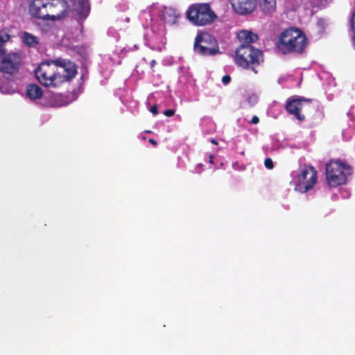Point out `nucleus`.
Returning <instances> with one entry per match:
<instances>
[{
    "instance_id": "f257e3e1",
    "label": "nucleus",
    "mask_w": 355,
    "mask_h": 355,
    "mask_svg": "<svg viewBox=\"0 0 355 355\" xmlns=\"http://www.w3.org/2000/svg\"><path fill=\"white\" fill-rule=\"evenodd\" d=\"M78 66L69 60L56 59L41 63L35 70L37 80L46 87H58L71 80L77 74Z\"/></svg>"
},
{
    "instance_id": "f03ea898",
    "label": "nucleus",
    "mask_w": 355,
    "mask_h": 355,
    "mask_svg": "<svg viewBox=\"0 0 355 355\" xmlns=\"http://www.w3.org/2000/svg\"><path fill=\"white\" fill-rule=\"evenodd\" d=\"M64 8V0H33L29 6V11L35 18L55 20L60 18Z\"/></svg>"
},
{
    "instance_id": "7ed1b4c3",
    "label": "nucleus",
    "mask_w": 355,
    "mask_h": 355,
    "mask_svg": "<svg viewBox=\"0 0 355 355\" xmlns=\"http://www.w3.org/2000/svg\"><path fill=\"white\" fill-rule=\"evenodd\" d=\"M307 44V38L301 30L291 28L282 33L278 47L284 53H302Z\"/></svg>"
},
{
    "instance_id": "20e7f679",
    "label": "nucleus",
    "mask_w": 355,
    "mask_h": 355,
    "mask_svg": "<svg viewBox=\"0 0 355 355\" xmlns=\"http://www.w3.org/2000/svg\"><path fill=\"white\" fill-rule=\"evenodd\" d=\"M263 62L262 51L253 46L239 45L234 55V62L244 69H251L257 73L256 67Z\"/></svg>"
},
{
    "instance_id": "39448f33",
    "label": "nucleus",
    "mask_w": 355,
    "mask_h": 355,
    "mask_svg": "<svg viewBox=\"0 0 355 355\" xmlns=\"http://www.w3.org/2000/svg\"><path fill=\"white\" fill-rule=\"evenodd\" d=\"M188 20L196 26H207L214 22L218 18L217 15L207 3H193L186 12Z\"/></svg>"
},
{
    "instance_id": "423d86ee",
    "label": "nucleus",
    "mask_w": 355,
    "mask_h": 355,
    "mask_svg": "<svg viewBox=\"0 0 355 355\" xmlns=\"http://www.w3.org/2000/svg\"><path fill=\"white\" fill-rule=\"evenodd\" d=\"M326 180L331 187H336L347 183V177L352 175V167L339 160H331L326 164Z\"/></svg>"
},
{
    "instance_id": "0eeeda50",
    "label": "nucleus",
    "mask_w": 355,
    "mask_h": 355,
    "mask_svg": "<svg viewBox=\"0 0 355 355\" xmlns=\"http://www.w3.org/2000/svg\"><path fill=\"white\" fill-rule=\"evenodd\" d=\"M193 50L202 56L214 55L220 53L217 40L208 33H198L195 38Z\"/></svg>"
},
{
    "instance_id": "6e6552de",
    "label": "nucleus",
    "mask_w": 355,
    "mask_h": 355,
    "mask_svg": "<svg viewBox=\"0 0 355 355\" xmlns=\"http://www.w3.org/2000/svg\"><path fill=\"white\" fill-rule=\"evenodd\" d=\"M318 180V172L312 166L304 165L300 168L295 180V190L306 193L311 189Z\"/></svg>"
},
{
    "instance_id": "1a4fd4ad",
    "label": "nucleus",
    "mask_w": 355,
    "mask_h": 355,
    "mask_svg": "<svg viewBox=\"0 0 355 355\" xmlns=\"http://www.w3.org/2000/svg\"><path fill=\"white\" fill-rule=\"evenodd\" d=\"M21 66V57L16 53H0V71L4 74L17 73Z\"/></svg>"
},
{
    "instance_id": "9d476101",
    "label": "nucleus",
    "mask_w": 355,
    "mask_h": 355,
    "mask_svg": "<svg viewBox=\"0 0 355 355\" xmlns=\"http://www.w3.org/2000/svg\"><path fill=\"white\" fill-rule=\"evenodd\" d=\"M304 102L311 103V100L303 97L289 98L286 103V110L290 114L293 115L298 121H303L305 119V116L300 113V111Z\"/></svg>"
},
{
    "instance_id": "9b49d317",
    "label": "nucleus",
    "mask_w": 355,
    "mask_h": 355,
    "mask_svg": "<svg viewBox=\"0 0 355 355\" xmlns=\"http://www.w3.org/2000/svg\"><path fill=\"white\" fill-rule=\"evenodd\" d=\"M234 10L239 15L250 14L257 8V0H230Z\"/></svg>"
},
{
    "instance_id": "f8f14e48",
    "label": "nucleus",
    "mask_w": 355,
    "mask_h": 355,
    "mask_svg": "<svg viewBox=\"0 0 355 355\" xmlns=\"http://www.w3.org/2000/svg\"><path fill=\"white\" fill-rule=\"evenodd\" d=\"M179 17L180 13L171 7H164L160 13V19L169 24H175Z\"/></svg>"
},
{
    "instance_id": "ddd939ff",
    "label": "nucleus",
    "mask_w": 355,
    "mask_h": 355,
    "mask_svg": "<svg viewBox=\"0 0 355 355\" xmlns=\"http://www.w3.org/2000/svg\"><path fill=\"white\" fill-rule=\"evenodd\" d=\"M237 38L241 42L240 45L252 46V44L258 40L259 36L250 31L243 30L237 34Z\"/></svg>"
},
{
    "instance_id": "4468645a",
    "label": "nucleus",
    "mask_w": 355,
    "mask_h": 355,
    "mask_svg": "<svg viewBox=\"0 0 355 355\" xmlns=\"http://www.w3.org/2000/svg\"><path fill=\"white\" fill-rule=\"evenodd\" d=\"M258 5L265 15H270L276 10L277 0H258Z\"/></svg>"
},
{
    "instance_id": "2eb2a0df",
    "label": "nucleus",
    "mask_w": 355,
    "mask_h": 355,
    "mask_svg": "<svg viewBox=\"0 0 355 355\" xmlns=\"http://www.w3.org/2000/svg\"><path fill=\"white\" fill-rule=\"evenodd\" d=\"M26 92V96L32 100L40 99L43 96V90L36 84H28Z\"/></svg>"
},
{
    "instance_id": "dca6fc26",
    "label": "nucleus",
    "mask_w": 355,
    "mask_h": 355,
    "mask_svg": "<svg viewBox=\"0 0 355 355\" xmlns=\"http://www.w3.org/2000/svg\"><path fill=\"white\" fill-rule=\"evenodd\" d=\"M21 38L23 42L29 47H34L39 43L38 37L28 32L21 33Z\"/></svg>"
},
{
    "instance_id": "f3484780",
    "label": "nucleus",
    "mask_w": 355,
    "mask_h": 355,
    "mask_svg": "<svg viewBox=\"0 0 355 355\" xmlns=\"http://www.w3.org/2000/svg\"><path fill=\"white\" fill-rule=\"evenodd\" d=\"M77 11L83 18L87 17L90 11L89 1L79 0L78 2Z\"/></svg>"
},
{
    "instance_id": "a211bd4d",
    "label": "nucleus",
    "mask_w": 355,
    "mask_h": 355,
    "mask_svg": "<svg viewBox=\"0 0 355 355\" xmlns=\"http://www.w3.org/2000/svg\"><path fill=\"white\" fill-rule=\"evenodd\" d=\"M10 39V35L4 31H0V53H6L4 44Z\"/></svg>"
},
{
    "instance_id": "6ab92c4d",
    "label": "nucleus",
    "mask_w": 355,
    "mask_h": 355,
    "mask_svg": "<svg viewBox=\"0 0 355 355\" xmlns=\"http://www.w3.org/2000/svg\"><path fill=\"white\" fill-rule=\"evenodd\" d=\"M258 102V96L256 94H252L248 98V103L250 107H253Z\"/></svg>"
},
{
    "instance_id": "aec40b11",
    "label": "nucleus",
    "mask_w": 355,
    "mask_h": 355,
    "mask_svg": "<svg viewBox=\"0 0 355 355\" xmlns=\"http://www.w3.org/2000/svg\"><path fill=\"white\" fill-rule=\"evenodd\" d=\"M264 164L268 169H272L274 167L273 162L270 158H266L264 161Z\"/></svg>"
},
{
    "instance_id": "412c9836",
    "label": "nucleus",
    "mask_w": 355,
    "mask_h": 355,
    "mask_svg": "<svg viewBox=\"0 0 355 355\" xmlns=\"http://www.w3.org/2000/svg\"><path fill=\"white\" fill-rule=\"evenodd\" d=\"M175 110H173V109H168V110H166L164 112V114L166 116L170 117V116H173L175 114Z\"/></svg>"
},
{
    "instance_id": "4be33fe9",
    "label": "nucleus",
    "mask_w": 355,
    "mask_h": 355,
    "mask_svg": "<svg viewBox=\"0 0 355 355\" xmlns=\"http://www.w3.org/2000/svg\"><path fill=\"white\" fill-rule=\"evenodd\" d=\"M231 81V77L229 75L223 76L222 78V82L224 85H227Z\"/></svg>"
},
{
    "instance_id": "5701e85b",
    "label": "nucleus",
    "mask_w": 355,
    "mask_h": 355,
    "mask_svg": "<svg viewBox=\"0 0 355 355\" xmlns=\"http://www.w3.org/2000/svg\"><path fill=\"white\" fill-rule=\"evenodd\" d=\"M150 112L153 115H156L158 114V107L156 105L152 106L150 107Z\"/></svg>"
},
{
    "instance_id": "b1692460",
    "label": "nucleus",
    "mask_w": 355,
    "mask_h": 355,
    "mask_svg": "<svg viewBox=\"0 0 355 355\" xmlns=\"http://www.w3.org/2000/svg\"><path fill=\"white\" fill-rule=\"evenodd\" d=\"M259 122V118L257 116H252L251 123L257 124Z\"/></svg>"
},
{
    "instance_id": "393cba45",
    "label": "nucleus",
    "mask_w": 355,
    "mask_h": 355,
    "mask_svg": "<svg viewBox=\"0 0 355 355\" xmlns=\"http://www.w3.org/2000/svg\"><path fill=\"white\" fill-rule=\"evenodd\" d=\"M149 142L154 146H156L157 144V141L153 139H150Z\"/></svg>"
},
{
    "instance_id": "a878e982",
    "label": "nucleus",
    "mask_w": 355,
    "mask_h": 355,
    "mask_svg": "<svg viewBox=\"0 0 355 355\" xmlns=\"http://www.w3.org/2000/svg\"><path fill=\"white\" fill-rule=\"evenodd\" d=\"M210 142L214 145H218V141L214 139H211Z\"/></svg>"
},
{
    "instance_id": "bb28decb",
    "label": "nucleus",
    "mask_w": 355,
    "mask_h": 355,
    "mask_svg": "<svg viewBox=\"0 0 355 355\" xmlns=\"http://www.w3.org/2000/svg\"><path fill=\"white\" fill-rule=\"evenodd\" d=\"M209 158V163L212 164L213 162H214V155H210Z\"/></svg>"
},
{
    "instance_id": "cd10ccee",
    "label": "nucleus",
    "mask_w": 355,
    "mask_h": 355,
    "mask_svg": "<svg viewBox=\"0 0 355 355\" xmlns=\"http://www.w3.org/2000/svg\"><path fill=\"white\" fill-rule=\"evenodd\" d=\"M156 62L155 60H153L150 62L151 67H153L155 64Z\"/></svg>"
},
{
    "instance_id": "c85d7f7f",
    "label": "nucleus",
    "mask_w": 355,
    "mask_h": 355,
    "mask_svg": "<svg viewBox=\"0 0 355 355\" xmlns=\"http://www.w3.org/2000/svg\"><path fill=\"white\" fill-rule=\"evenodd\" d=\"M325 1H326V2H327V1H328V0H325Z\"/></svg>"
}]
</instances>
